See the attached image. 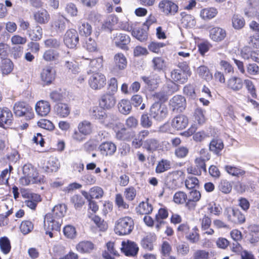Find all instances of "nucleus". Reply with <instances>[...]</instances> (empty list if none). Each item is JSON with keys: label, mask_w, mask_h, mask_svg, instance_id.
Wrapping results in <instances>:
<instances>
[{"label": "nucleus", "mask_w": 259, "mask_h": 259, "mask_svg": "<svg viewBox=\"0 0 259 259\" xmlns=\"http://www.w3.org/2000/svg\"><path fill=\"white\" fill-rule=\"evenodd\" d=\"M227 86L234 91H240L243 86L242 79L238 77L233 76L228 80Z\"/></svg>", "instance_id": "25"}, {"label": "nucleus", "mask_w": 259, "mask_h": 259, "mask_svg": "<svg viewBox=\"0 0 259 259\" xmlns=\"http://www.w3.org/2000/svg\"><path fill=\"white\" fill-rule=\"evenodd\" d=\"M188 124V117L183 114H180L175 117L171 120V125L177 130H182L185 128Z\"/></svg>", "instance_id": "15"}, {"label": "nucleus", "mask_w": 259, "mask_h": 259, "mask_svg": "<svg viewBox=\"0 0 259 259\" xmlns=\"http://www.w3.org/2000/svg\"><path fill=\"white\" fill-rule=\"evenodd\" d=\"M71 202L74 204L76 209L81 208L84 203L83 198L79 195H75L71 198Z\"/></svg>", "instance_id": "62"}, {"label": "nucleus", "mask_w": 259, "mask_h": 259, "mask_svg": "<svg viewBox=\"0 0 259 259\" xmlns=\"http://www.w3.org/2000/svg\"><path fill=\"white\" fill-rule=\"evenodd\" d=\"M78 31L80 35L89 36L92 33V28L88 23H83L79 26Z\"/></svg>", "instance_id": "55"}, {"label": "nucleus", "mask_w": 259, "mask_h": 259, "mask_svg": "<svg viewBox=\"0 0 259 259\" xmlns=\"http://www.w3.org/2000/svg\"><path fill=\"white\" fill-rule=\"evenodd\" d=\"M118 21L117 17L113 15H109L104 22L103 26L105 28H107L109 30H111L112 27L116 24Z\"/></svg>", "instance_id": "53"}, {"label": "nucleus", "mask_w": 259, "mask_h": 259, "mask_svg": "<svg viewBox=\"0 0 259 259\" xmlns=\"http://www.w3.org/2000/svg\"><path fill=\"white\" fill-rule=\"evenodd\" d=\"M0 68L3 75H8L13 70V63L9 59H4L2 61Z\"/></svg>", "instance_id": "35"}, {"label": "nucleus", "mask_w": 259, "mask_h": 259, "mask_svg": "<svg viewBox=\"0 0 259 259\" xmlns=\"http://www.w3.org/2000/svg\"><path fill=\"white\" fill-rule=\"evenodd\" d=\"M194 116L195 122H197L200 125L205 122L206 118L204 116V111L200 108L195 109Z\"/></svg>", "instance_id": "47"}, {"label": "nucleus", "mask_w": 259, "mask_h": 259, "mask_svg": "<svg viewBox=\"0 0 259 259\" xmlns=\"http://www.w3.org/2000/svg\"><path fill=\"white\" fill-rule=\"evenodd\" d=\"M152 210L153 207L152 205L148 202L140 203L136 208L137 212L140 214H148L152 212Z\"/></svg>", "instance_id": "34"}, {"label": "nucleus", "mask_w": 259, "mask_h": 259, "mask_svg": "<svg viewBox=\"0 0 259 259\" xmlns=\"http://www.w3.org/2000/svg\"><path fill=\"white\" fill-rule=\"evenodd\" d=\"M209 253L204 250H197L193 254V259H208Z\"/></svg>", "instance_id": "64"}, {"label": "nucleus", "mask_w": 259, "mask_h": 259, "mask_svg": "<svg viewBox=\"0 0 259 259\" xmlns=\"http://www.w3.org/2000/svg\"><path fill=\"white\" fill-rule=\"evenodd\" d=\"M78 129L83 135L87 136L92 132V124L90 122L84 120L78 124Z\"/></svg>", "instance_id": "38"}, {"label": "nucleus", "mask_w": 259, "mask_h": 259, "mask_svg": "<svg viewBox=\"0 0 259 259\" xmlns=\"http://www.w3.org/2000/svg\"><path fill=\"white\" fill-rule=\"evenodd\" d=\"M13 120L11 111L7 107L0 108V126L4 127L5 124L10 125Z\"/></svg>", "instance_id": "13"}, {"label": "nucleus", "mask_w": 259, "mask_h": 259, "mask_svg": "<svg viewBox=\"0 0 259 259\" xmlns=\"http://www.w3.org/2000/svg\"><path fill=\"white\" fill-rule=\"evenodd\" d=\"M224 143L221 139L215 138L210 141L209 150L217 155H221V152L224 148Z\"/></svg>", "instance_id": "22"}, {"label": "nucleus", "mask_w": 259, "mask_h": 259, "mask_svg": "<svg viewBox=\"0 0 259 259\" xmlns=\"http://www.w3.org/2000/svg\"><path fill=\"white\" fill-rule=\"evenodd\" d=\"M23 174L20 180V183L23 186L31 184H41L45 182L44 177L39 175L36 169L30 163L25 164L23 167Z\"/></svg>", "instance_id": "2"}, {"label": "nucleus", "mask_w": 259, "mask_h": 259, "mask_svg": "<svg viewBox=\"0 0 259 259\" xmlns=\"http://www.w3.org/2000/svg\"><path fill=\"white\" fill-rule=\"evenodd\" d=\"M209 159L210 155L207 153L205 157L202 158V156H200V157L196 158L195 160V166L188 168V172L198 176L201 175L202 171L206 172L205 161Z\"/></svg>", "instance_id": "7"}, {"label": "nucleus", "mask_w": 259, "mask_h": 259, "mask_svg": "<svg viewBox=\"0 0 259 259\" xmlns=\"http://www.w3.org/2000/svg\"><path fill=\"white\" fill-rule=\"evenodd\" d=\"M46 47L54 49H59L61 46V41L59 39L55 38H50L44 41Z\"/></svg>", "instance_id": "54"}, {"label": "nucleus", "mask_w": 259, "mask_h": 259, "mask_svg": "<svg viewBox=\"0 0 259 259\" xmlns=\"http://www.w3.org/2000/svg\"><path fill=\"white\" fill-rule=\"evenodd\" d=\"M169 105L174 110L177 109L182 111L186 106L185 98L181 95L175 96L170 100Z\"/></svg>", "instance_id": "19"}, {"label": "nucleus", "mask_w": 259, "mask_h": 259, "mask_svg": "<svg viewBox=\"0 0 259 259\" xmlns=\"http://www.w3.org/2000/svg\"><path fill=\"white\" fill-rule=\"evenodd\" d=\"M33 226L32 223L29 221H23L21 223L20 229L23 234L29 233L33 229Z\"/></svg>", "instance_id": "59"}, {"label": "nucleus", "mask_w": 259, "mask_h": 259, "mask_svg": "<svg viewBox=\"0 0 259 259\" xmlns=\"http://www.w3.org/2000/svg\"><path fill=\"white\" fill-rule=\"evenodd\" d=\"M94 248V244L90 241H80L76 246V250L81 253H90Z\"/></svg>", "instance_id": "23"}, {"label": "nucleus", "mask_w": 259, "mask_h": 259, "mask_svg": "<svg viewBox=\"0 0 259 259\" xmlns=\"http://www.w3.org/2000/svg\"><path fill=\"white\" fill-rule=\"evenodd\" d=\"M13 111L16 116H25L27 120L32 119L34 116L32 109L25 102H16L13 106Z\"/></svg>", "instance_id": "5"}, {"label": "nucleus", "mask_w": 259, "mask_h": 259, "mask_svg": "<svg viewBox=\"0 0 259 259\" xmlns=\"http://www.w3.org/2000/svg\"><path fill=\"white\" fill-rule=\"evenodd\" d=\"M107 250L102 253L103 257L105 259H114L112 255H118L117 251L114 247V243L112 242H108L106 244Z\"/></svg>", "instance_id": "29"}, {"label": "nucleus", "mask_w": 259, "mask_h": 259, "mask_svg": "<svg viewBox=\"0 0 259 259\" xmlns=\"http://www.w3.org/2000/svg\"><path fill=\"white\" fill-rule=\"evenodd\" d=\"M225 214L227 217L228 221L235 224H241L245 221V218L240 210L232 207L226 208Z\"/></svg>", "instance_id": "6"}, {"label": "nucleus", "mask_w": 259, "mask_h": 259, "mask_svg": "<svg viewBox=\"0 0 259 259\" xmlns=\"http://www.w3.org/2000/svg\"><path fill=\"white\" fill-rule=\"evenodd\" d=\"M55 111L59 116L65 117L69 114L70 109L68 105L60 103L55 106Z\"/></svg>", "instance_id": "31"}, {"label": "nucleus", "mask_w": 259, "mask_h": 259, "mask_svg": "<svg viewBox=\"0 0 259 259\" xmlns=\"http://www.w3.org/2000/svg\"><path fill=\"white\" fill-rule=\"evenodd\" d=\"M224 168L227 172L233 176H242L245 173L244 170L231 165H226Z\"/></svg>", "instance_id": "45"}, {"label": "nucleus", "mask_w": 259, "mask_h": 259, "mask_svg": "<svg viewBox=\"0 0 259 259\" xmlns=\"http://www.w3.org/2000/svg\"><path fill=\"white\" fill-rule=\"evenodd\" d=\"M92 220L101 231H104L107 229V224L106 222L102 220L99 216L95 215L92 218Z\"/></svg>", "instance_id": "60"}, {"label": "nucleus", "mask_w": 259, "mask_h": 259, "mask_svg": "<svg viewBox=\"0 0 259 259\" xmlns=\"http://www.w3.org/2000/svg\"><path fill=\"white\" fill-rule=\"evenodd\" d=\"M171 77L174 81L181 84H183L187 81L185 73L180 69L173 70L171 72Z\"/></svg>", "instance_id": "26"}, {"label": "nucleus", "mask_w": 259, "mask_h": 259, "mask_svg": "<svg viewBox=\"0 0 259 259\" xmlns=\"http://www.w3.org/2000/svg\"><path fill=\"white\" fill-rule=\"evenodd\" d=\"M199 75L205 80H209L212 78L208 68L205 66H200L197 69Z\"/></svg>", "instance_id": "52"}, {"label": "nucleus", "mask_w": 259, "mask_h": 259, "mask_svg": "<svg viewBox=\"0 0 259 259\" xmlns=\"http://www.w3.org/2000/svg\"><path fill=\"white\" fill-rule=\"evenodd\" d=\"M116 102V100L113 94L107 93L102 96L99 104L104 109H110L113 107Z\"/></svg>", "instance_id": "14"}, {"label": "nucleus", "mask_w": 259, "mask_h": 259, "mask_svg": "<svg viewBox=\"0 0 259 259\" xmlns=\"http://www.w3.org/2000/svg\"><path fill=\"white\" fill-rule=\"evenodd\" d=\"M115 45L122 50H127V45L130 42L131 39L128 35L123 34H117L113 39Z\"/></svg>", "instance_id": "18"}, {"label": "nucleus", "mask_w": 259, "mask_h": 259, "mask_svg": "<svg viewBox=\"0 0 259 259\" xmlns=\"http://www.w3.org/2000/svg\"><path fill=\"white\" fill-rule=\"evenodd\" d=\"M241 56L244 59H251L252 61L259 63V51H251L249 47H244L241 52Z\"/></svg>", "instance_id": "21"}, {"label": "nucleus", "mask_w": 259, "mask_h": 259, "mask_svg": "<svg viewBox=\"0 0 259 259\" xmlns=\"http://www.w3.org/2000/svg\"><path fill=\"white\" fill-rule=\"evenodd\" d=\"M117 120V117L116 116L111 113L107 114L105 113L101 123L105 126H111V125H113L114 122Z\"/></svg>", "instance_id": "50"}, {"label": "nucleus", "mask_w": 259, "mask_h": 259, "mask_svg": "<svg viewBox=\"0 0 259 259\" xmlns=\"http://www.w3.org/2000/svg\"><path fill=\"white\" fill-rule=\"evenodd\" d=\"M65 10L67 14L71 17L76 16L78 13L76 6L72 3H68L66 5Z\"/></svg>", "instance_id": "58"}, {"label": "nucleus", "mask_w": 259, "mask_h": 259, "mask_svg": "<svg viewBox=\"0 0 259 259\" xmlns=\"http://www.w3.org/2000/svg\"><path fill=\"white\" fill-rule=\"evenodd\" d=\"M0 249L1 251L5 254H8L11 249V242L7 237L0 238Z\"/></svg>", "instance_id": "42"}, {"label": "nucleus", "mask_w": 259, "mask_h": 259, "mask_svg": "<svg viewBox=\"0 0 259 259\" xmlns=\"http://www.w3.org/2000/svg\"><path fill=\"white\" fill-rule=\"evenodd\" d=\"M90 87L93 90H101L106 83L105 75L101 73H93L89 79Z\"/></svg>", "instance_id": "8"}, {"label": "nucleus", "mask_w": 259, "mask_h": 259, "mask_svg": "<svg viewBox=\"0 0 259 259\" xmlns=\"http://www.w3.org/2000/svg\"><path fill=\"white\" fill-rule=\"evenodd\" d=\"M233 27L236 29H240L243 28L245 25L244 18L238 15H234L232 19Z\"/></svg>", "instance_id": "46"}, {"label": "nucleus", "mask_w": 259, "mask_h": 259, "mask_svg": "<svg viewBox=\"0 0 259 259\" xmlns=\"http://www.w3.org/2000/svg\"><path fill=\"white\" fill-rule=\"evenodd\" d=\"M165 91L170 96L179 90V85L174 82V81H170L166 83L163 87Z\"/></svg>", "instance_id": "56"}, {"label": "nucleus", "mask_w": 259, "mask_h": 259, "mask_svg": "<svg viewBox=\"0 0 259 259\" xmlns=\"http://www.w3.org/2000/svg\"><path fill=\"white\" fill-rule=\"evenodd\" d=\"M160 144L159 141L155 138L147 139L143 143V148L150 152H153L157 150Z\"/></svg>", "instance_id": "27"}, {"label": "nucleus", "mask_w": 259, "mask_h": 259, "mask_svg": "<svg viewBox=\"0 0 259 259\" xmlns=\"http://www.w3.org/2000/svg\"><path fill=\"white\" fill-rule=\"evenodd\" d=\"M50 105L47 101H39L36 104L35 110L40 116H46L50 112Z\"/></svg>", "instance_id": "24"}, {"label": "nucleus", "mask_w": 259, "mask_h": 259, "mask_svg": "<svg viewBox=\"0 0 259 259\" xmlns=\"http://www.w3.org/2000/svg\"><path fill=\"white\" fill-rule=\"evenodd\" d=\"M90 194L92 199H100L103 197L104 191L101 187L95 186L90 189Z\"/></svg>", "instance_id": "51"}, {"label": "nucleus", "mask_w": 259, "mask_h": 259, "mask_svg": "<svg viewBox=\"0 0 259 259\" xmlns=\"http://www.w3.org/2000/svg\"><path fill=\"white\" fill-rule=\"evenodd\" d=\"M55 77V71L52 67L48 66L42 70L40 78L44 85L50 84Z\"/></svg>", "instance_id": "11"}, {"label": "nucleus", "mask_w": 259, "mask_h": 259, "mask_svg": "<svg viewBox=\"0 0 259 259\" xmlns=\"http://www.w3.org/2000/svg\"><path fill=\"white\" fill-rule=\"evenodd\" d=\"M209 32L210 38L216 42L222 41L227 35L225 30L218 27L211 28Z\"/></svg>", "instance_id": "17"}, {"label": "nucleus", "mask_w": 259, "mask_h": 259, "mask_svg": "<svg viewBox=\"0 0 259 259\" xmlns=\"http://www.w3.org/2000/svg\"><path fill=\"white\" fill-rule=\"evenodd\" d=\"M119 111L124 115L128 114L132 110V104L126 99L121 100L118 104Z\"/></svg>", "instance_id": "33"}, {"label": "nucleus", "mask_w": 259, "mask_h": 259, "mask_svg": "<svg viewBox=\"0 0 259 259\" xmlns=\"http://www.w3.org/2000/svg\"><path fill=\"white\" fill-rule=\"evenodd\" d=\"M187 194L183 191L176 192L173 197V200L175 203L178 204H184L187 199Z\"/></svg>", "instance_id": "49"}, {"label": "nucleus", "mask_w": 259, "mask_h": 259, "mask_svg": "<svg viewBox=\"0 0 259 259\" xmlns=\"http://www.w3.org/2000/svg\"><path fill=\"white\" fill-rule=\"evenodd\" d=\"M132 35L140 41H144L148 37L147 32L144 28H138L132 31Z\"/></svg>", "instance_id": "43"}, {"label": "nucleus", "mask_w": 259, "mask_h": 259, "mask_svg": "<svg viewBox=\"0 0 259 259\" xmlns=\"http://www.w3.org/2000/svg\"><path fill=\"white\" fill-rule=\"evenodd\" d=\"M152 121L147 114L142 115L140 119V124L144 128H149L152 125Z\"/></svg>", "instance_id": "63"}, {"label": "nucleus", "mask_w": 259, "mask_h": 259, "mask_svg": "<svg viewBox=\"0 0 259 259\" xmlns=\"http://www.w3.org/2000/svg\"><path fill=\"white\" fill-rule=\"evenodd\" d=\"M66 210L67 206L65 204L55 205L51 212L46 214L44 219L45 226H47L49 230L59 231L62 223V218L65 215Z\"/></svg>", "instance_id": "1"}, {"label": "nucleus", "mask_w": 259, "mask_h": 259, "mask_svg": "<svg viewBox=\"0 0 259 259\" xmlns=\"http://www.w3.org/2000/svg\"><path fill=\"white\" fill-rule=\"evenodd\" d=\"M158 8L160 11L166 16L175 15L178 12L179 9L177 4L169 0L160 1Z\"/></svg>", "instance_id": "9"}, {"label": "nucleus", "mask_w": 259, "mask_h": 259, "mask_svg": "<svg viewBox=\"0 0 259 259\" xmlns=\"http://www.w3.org/2000/svg\"><path fill=\"white\" fill-rule=\"evenodd\" d=\"M103 156H112L116 151V146L111 142L102 143L98 148Z\"/></svg>", "instance_id": "16"}, {"label": "nucleus", "mask_w": 259, "mask_h": 259, "mask_svg": "<svg viewBox=\"0 0 259 259\" xmlns=\"http://www.w3.org/2000/svg\"><path fill=\"white\" fill-rule=\"evenodd\" d=\"M121 245V250L126 256H135L138 253L139 247L135 242L123 241Z\"/></svg>", "instance_id": "12"}, {"label": "nucleus", "mask_w": 259, "mask_h": 259, "mask_svg": "<svg viewBox=\"0 0 259 259\" xmlns=\"http://www.w3.org/2000/svg\"><path fill=\"white\" fill-rule=\"evenodd\" d=\"M66 19L63 16H59L52 22V29L57 33H61L66 28Z\"/></svg>", "instance_id": "20"}, {"label": "nucleus", "mask_w": 259, "mask_h": 259, "mask_svg": "<svg viewBox=\"0 0 259 259\" xmlns=\"http://www.w3.org/2000/svg\"><path fill=\"white\" fill-rule=\"evenodd\" d=\"M168 111L167 107L161 103L155 102L151 106L149 114L156 121H161L168 115Z\"/></svg>", "instance_id": "4"}, {"label": "nucleus", "mask_w": 259, "mask_h": 259, "mask_svg": "<svg viewBox=\"0 0 259 259\" xmlns=\"http://www.w3.org/2000/svg\"><path fill=\"white\" fill-rule=\"evenodd\" d=\"M134 227L133 220L129 217H125L117 221L115 230L116 234L125 235L131 233Z\"/></svg>", "instance_id": "3"}, {"label": "nucleus", "mask_w": 259, "mask_h": 259, "mask_svg": "<svg viewBox=\"0 0 259 259\" xmlns=\"http://www.w3.org/2000/svg\"><path fill=\"white\" fill-rule=\"evenodd\" d=\"M64 44L69 48H75L79 42L77 32L73 29H68L63 36Z\"/></svg>", "instance_id": "10"}, {"label": "nucleus", "mask_w": 259, "mask_h": 259, "mask_svg": "<svg viewBox=\"0 0 259 259\" xmlns=\"http://www.w3.org/2000/svg\"><path fill=\"white\" fill-rule=\"evenodd\" d=\"M27 34L32 40L37 41L42 37V30L39 26H36L33 29L28 30Z\"/></svg>", "instance_id": "32"}, {"label": "nucleus", "mask_w": 259, "mask_h": 259, "mask_svg": "<svg viewBox=\"0 0 259 259\" xmlns=\"http://www.w3.org/2000/svg\"><path fill=\"white\" fill-rule=\"evenodd\" d=\"M218 188L219 190L222 193L224 194H228L231 192L232 189V186L231 183L229 181L225 180H222L220 182Z\"/></svg>", "instance_id": "48"}, {"label": "nucleus", "mask_w": 259, "mask_h": 259, "mask_svg": "<svg viewBox=\"0 0 259 259\" xmlns=\"http://www.w3.org/2000/svg\"><path fill=\"white\" fill-rule=\"evenodd\" d=\"M115 64L120 70L124 69L127 65V61L123 54L118 53L114 57Z\"/></svg>", "instance_id": "36"}, {"label": "nucleus", "mask_w": 259, "mask_h": 259, "mask_svg": "<svg viewBox=\"0 0 259 259\" xmlns=\"http://www.w3.org/2000/svg\"><path fill=\"white\" fill-rule=\"evenodd\" d=\"M171 162L167 159H162L157 164L156 167V172L160 174L168 170L171 168Z\"/></svg>", "instance_id": "40"}, {"label": "nucleus", "mask_w": 259, "mask_h": 259, "mask_svg": "<svg viewBox=\"0 0 259 259\" xmlns=\"http://www.w3.org/2000/svg\"><path fill=\"white\" fill-rule=\"evenodd\" d=\"M59 168V163L54 158H50L46 165L44 167L45 170L47 172L56 171Z\"/></svg>", "instance_id": "41"}, {"label": "nucleus", "mask_w": 259, "mask_h": 259, "mask_svg": "<svg viewBox=\"0 0 259 259\" xmlns=\"http://www.w3.org/2000/svg\"><path fill=\"white\" fill-rule=\"evenodd\" d=\"M63 232L65 236L70 239L75 238L76 235L75 228L71 225H67L65 226L64 228Z\"/></svg>", "instance_id": "57"}, {"label": "nucleus", "mask_w": 259, "mask_h": 259, "mask_svg": "<svg viewBox=\"0 0 259 259\" xmlns=\"http://www.w3.org/2000/svg\"><path fill=\"white\" fill-rule=\"evenodd\" d=\"M118 89L117 80L115 77H112L108 81V90L109 94H113L117 92Z\"/></svg>", "instance_id": "61"}, {"label": "nucleus", "mask_w": 259, "mask_h": 259, "mask_svg": "<svg viewBox=\"0 0 259 259\" xmlns=\"http://www.w3.org/2000/svg\"><path fill=\"white\" fill-rule=\"evenodd\" d=\"M59 57V53L52 49L46 50L42 55L44 60L47 62L56 61L58 60Z\"/></svg>", "instance_id": "39"}, {"label": "nucleus", "mask_w": 259, "mask_h": 259, "mask_svg": "<svg viewBox=\"0 0 259 259\" xmlns=\"http://www.w3.org/2000/svg\"><path fill=\"white\" fill-rule=\"evenodd\" d=\"M141 78L146 85V87L149 90L152 91L157 88L158 82L154 77L144 76H142Z\"/></svg>", "instance_id": "44"}, {"label": "nucleus", "mask_w": 259, "mask_h": 259, "mask_svg": "<svg viewBox=\"0 0 259 259\" xmlns=\"http://www.w3.org/2000/svg\"><path fill=\"white\" fill-rule=\"evenodd\" d=\"M218 14V10L214 8H208L203 9L201 11L200 16L204 20L211 19L214 18Z\"/></svg>", "instance_id": "37"}, {"label": "nucleus", "mask_w": 259, "mask_h": 259, "mask_svg": "<svg viewBox=\"0 0 259 259\" xmlns=\"http://www.w3.org/2000/svg\"><path fill=\"white\" fill-rule=\"evenodd\" d=\"M105 111L102 107L95 106L93 107L90 110V116L95 119H97L101 123L105 114Z\"/></svg>", "instance_id": "28"}, {"label": "nucleus", "mask_w": 259, "mask_h": 259, "mask_svg": "<svg viewBox=\"0 0 259 259\" xmlns=\"http://www.w3.org/2000/svg\"><path fill=\"white\" fill-rule=\"evenodd\" d=\"M34 18L37 22L45 24L49 21L50 16L46 10L42 9L36 12L34 15Z\"/></svg>", "instance_id": "30"}]
</instances>
